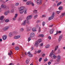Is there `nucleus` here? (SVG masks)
<instances>
[{"instance_id": "14", "label": "nucleus", "mask_w": 65, "mask_h": 65, "mask_svg": "<svg viewBox=\"0 0 65 65\" xmlns=\"http://www.w3.org/2000/svg\"><path fill=\"white\" fill-rule=\"evenodd\" d=\"M24 10H20V14H22V13H23L24 12Z\"/></svg>"}, {"instance_id": "24", "label": "nucleus", "mask_w": 65, "mask_h": 65, "mask_svg": "<svg viewBox=\"0 0 65 65\" xmlns=\"http://www.w3.org/2000/svg\"><path fill=\"white\" fill-rule=\"evenodd\" d=\"M20 8L21 9L20 10H24V7H21Z\"/></svg>"}, {"instance_id": "8", "label": "nucleus", "mask_w": 65, "mask_h": 65, "mask_svg": "<svg viewBox=\"0 0 65 65\" xmlns=\"http://www.w3.org/2000/svg\"><path fill=\"white\" fill-rule=\"evenodd\" d=\"M62 37H63V35H61L60 36L59 38L58 39V41L59 42H60V41H61V39H62Z\"/></svg>"}, {"instance_id": "22", "label": "nucleus", "mask_w": 65, "mask_h": 65, "mask_svg": "<svg viewBox=\"0 0 65 65\" xmlns=\"http://www.w3.org/2000/svg\"><path fill=\"white\" fill-rule=\"evenodd\" d=\"M49 47H50V45H46L45 46V48H49Z\"/></svg>"}, {"instance_id": "42", "label": "nucleus", "mask_w": 65, "mask_h": 65, "mask_svg": "<svg viewBox=\"0 0 65 65\" xmlns=\"http://www.w3.org/2000/svg\"><path fill=\"white\" fill-rule=\"evenodd\" d=\"M41 29V28H40V27L38 29L39 32H40Z\"/></svg>"}, {"instance_id": "48", "label": "nucleus", "mask_w": 65, "mask_h": 65, "mask_svg": "<svg viewBox=\"0 0 65 65\" xmlns=\"http://www.w3.org/2000/svg\"><path fill=\"white\" fill-rule=\"evenodd\" d=\"M46 16H45V15H42V18H44V17H46Z\"/></svg>"}, {"instance_id": "37", "label": "nucleus", "mask_w": 65, "mask_h": 65, "mask_svg": "<svg viewBox=\"0 0 65 65\" xmlns=\"http://www.w3.org/2000/svg\"><path fill=\"white\" fill-rule=\"evenodd\" d=\"M30 4H31V5L32 6H34V4L32 3V2H31V3H30Z\"/></svg>"}, {"instance_id": "43", "label": "nucleus", "mask_w": 65, "mask_h": 65, "mask_svg": "<svg viewBox=\"0 0 65 65\" xmlns=\"http://www.w3.org/2000/svg\"><path fill=\"white\" fill-rule=\"evenodd\" d=\"M5 22H9V20L8 19H6L5 20Z\"/></svg>"}, {"instance_id": "39", "label": "nucleus", "mask_w": 65, "mask_h": 65, "mask_svg": "<svg viewBox=\"0 0 65 65\" xmlns=\"http://www.w3.org/2000/svg\"><path fill=\"white\" fill-rule=\"evenodd\" d=\"M17 16H18V14H15V15L14 17V18H17Z\"/></svg>"}, {"instance_id": "44", "label": "nucleus", "mask_w": 65, "mask_h": 65, "mask_svg": "<svg viewBox=\"0 0 65 65\" xmlns=\"http://www.w3.org/2000/svg\"><path fill=\"white\" fill-rule=\"evenodd\" d=\"M42 60V58H40L39 59V62H41V60Z\"/></svg>"}, {"instance_id": "13", "label": "nucleus", "mask_w": 65, "mask_h": 65, "mask_svg": "<svg viewBox=\"0 0 65 65\" xmlns=\"http://www.w3.org/2000/svg\"><path fill=\"white\" fill-rule=\"evenodd\" d=\"M42 41V40L41 39H39L37 42L38 43L40 44V42Z\"/></svg>"}, {"instance_id": "2", "label": "nucleus", "mask_w": 65, "mask_h": 65, "mask_svg": "<svg viewBox=\"0 0 65 65\" xmlns=\"http://www.w3.org/2000/svg\"><path fill=\"white\" fill-rule=\"evenodd\" d=\"M32 16L31 15L28 16L26 18V20H27V21H30V20L32 18Z\"/></svg>"}, {"instance_id": "7", "label": "nucleus", "mask_w": 65, "mask_h": 65, "mask_svg": "<svg viewBox=\"0 0 65 65\" xmlns=\"http://www.w3.org/2000/svg\"><path fill=\"white\" fill-rule=\"evenodd\" d=\"M20 38V36H15L13 37L14 39H19Z\"/></svg>"}, {"instance_id": "21", "label": "nucleus", "mask_w": 65, "mask_h": 65, "mask_svg": "<svg viewBox=\"0 0 65 65\" xmlns=\"http://www.w3.org/2000/svg\"><path fill=\"white\" fill-rule=\"evenodd\" d=\"M38 36L39 37H44V35L42 34H40Z\"/></svg>"}, {"instance_id": "45", "label": "nucleus", "mask_w": 65, "mask_h": 65, "mask_svg": "<svg viewBox=\"0 0 65 65\" xmlns=\"http://www.w3.org/2000/svg\"><path fill=\"white\" fill-rule=\"evenodd\" d=\"M48 65H50L51 64V62L50 61H49L48 62Z\"/></svg>"}, {"instance_id": "55", "label": "nucleus", "mask_w": 65, "mask_h": 65, "mask_svg": "<svg viewBox=\"0 0 65 65\" xmlns=\"http://www.w3.org/2000/svg\"><path fill=\"white\" fill-rule=\"evenodd\" d=\"M25 55H26V56H27V55H28V53H27L26 52H25Z\"/></svg>"}, {"instance_id": "32", "label": "nucleus", "mask_w": 65, "mask_h": 65, "mask_svg": "<svg viewBox=\"0 0 65 65\" xmlns=\"http://www.w3.org/2000/svg\"><path fill=\"white\" fill-rule=\"evenodd\" d=\"M28 56H29V57H33V55L32 54H30L28 55Z\"/></svg>"}, {"instance_id": "60", "label": "nucleus", "mask_w": 65, "mask_h": 65, "mask_svg": "<svg viewBox=\"0 0 65 65\" xmlns=\"http://www.w3.org/2000/svg\"><path fill=\"white\" fill-rule=\"evenodd\" d=\"M48 38L49 39H51V37H48Z\"/></svg>"}, {"instance_id": "46", "label": "nucleus", "mask_w": 65, "mask_h": 65, "mask_svg": "<svg viewBox=\"0 0 65 65\" xmlns=\"http://www.w3.org/2000/svg\"><path fill=\"white\" fill-rule=\"evenodd\" d=\"M31 40V38L29 37L28 38V41L29 42Z\"/></svg>"}, {"instance_id": "50", "label": "nucleus", "mask_w": 65, "mask_h": 65, "mask_svg": "<svg viewBox=\"0 0 65 65\" xmlns=\"http://www.w3.org/2000/svg\"><path fill=\"white\" fill-rule=\"evenodd\" d=\"M28 54V55H30L31 54V53H30V52H27V54Z\"/></svg>"}, {"instance_id": "9", "label": "nucleus", "mask_w": 65, "mask_h": 65, "mask_svg": "<svg viewBox=\"0 0 65 65\" xmlns=\"http://www.w3.org/2000/svg\"><path fill=\"white\" fill-rule=\"evenodd\" d=\"M13 35V34L11 32H10L9 34V37H12Z\"/></svg>"}, {"instance_id": "51", "label": "nucleus", "mask_w": 65, "mask_h": 65, "mask_svg": "<svg viewBox=\"0 0 65 65\" xmlns=\"http://www.w3.org/2000/svg\"><path fill=\"white\" fill-rule=\"evenodd\" d=\"M26 13H27V12L26 11V10H25L24 11V14H26Z\"/></svg>"}, {"instance_id": "63", "label": "nucleus", "mask_w": 65, "mask_h": 65, "mask_svg": "<svg viewBox=\"0 0 65 65\" xmlns=\"http://www.w3.org/2000/svg\"><path fill=\"white\" fill-rule=\"evenodd\" d=\"M50 61L51 62H53V59H51L50 60Z\"/></svg>"}, {"instance_id": "58", "label": "nucleus", "mask_w": 65, "mask_h": 65, "mask_svg": "<svg viewBox=\"0 0 65 65\" xmlns=\"http://www.w3.org/2000/svg\"><path fill=\"white\" fill-rule=\"evenodd\" d=\"M9 65H13V64L12 63H10L9 64Z\"/></svg>"}, {"instance_id": "27", "label": "nucleus", "mask_w": 65, "mask_h": 65, "mask_svg": "<svg viewBox=\"0 0 65 65\" xmlns=\"http://www.w3.org/2000/svg\"><path fill=\"white\" fill-rule=\"evenodd\" d=\"M4 18V17L3 16H2L0 17V20H2Z\"/></svg>"}, {"instance_id": "20", "label": "nucleus", "mask_w": 65, "mask_h": 65, "mask_svg": "<svg viewBox=\"0 0 65 65\" xmlns=\"http://www.w3.org/2000/svg\"><path fill=\"white\" fill-rule=\"evenodd\" d=\"M15 50L16 51L19 50V47H16L15 48Z\"/></svg>"}, {"instance_id": "12", "label": "nucleus", "mask_w": 65, "mask_h": 65, "mask_svg": "<svg viewBox=\"0 0 65 65\" xmlns=\"http://www.w3.org/2000/svg\"><path fill=\"white\" fill-rule=\"evenodd\" d=\"M39 44L38 43L37 41H36L35 42V45L36 46V47H38V44Z\"/></svg>"}, {"instance_id": "6", "label": "nucleus", "mask_w": 65, "mask_h": 65, "mask_svg": "<svg viewBox=\"0 0 65 65\" xmlns=\"http://www.w3.org/2000/svg\"><path fill=\"white\" fill-rule=\"evenodd\" d=\"M2 38L3 40H6L7 38V36L5 35L2 36Z\"/></svg>"}, {"instance_id": "62", "label": "nucleus", "mask_w": 65, "mask_h": 65, "mask_svg": "<svg viewBox=\"0 0 65 65\" xmlns=\"http://www.w3.org/2000/svg\"><path fill=\"white\" fill-rule=\"evenodd\" d=\"M10 53H11V54L12 55V51H11V50H10Z\"/></svg>"}, {"instance_id": "16", "label": "nucleus", "mask_w": 65, "mask_h": 65, "mask_svg": "<svg viewBox=\"0 0 65 65\" xmlns=\"http://www.w3.org/2000/svg\"><path fill=\"white\" fill-rule=\"evenodd\" d=\"M49 32L50 34H53V32H54V30L53 29H51L50 31Z\"/></svg>"}, {"instance_id": "3", "label": "nucleus", "mask_w": 65, "mask_h": 65, "mask_svg": "<svg viewBox=\"0 0 65 65\" xmlns=\"http://www.w3.org/2000/svg\"><path fill=\"white\" fill-rule=\"evenodd\" d=\"M37 4L38 5H41L42 4V1L41 0H38L37 2Z\"/></svg>"}, {"instance_id": "41", "label": "nucleus", "mask_w": 65, "mask_h": 65, "mask_svg": "<svg viewBox=\"0 0 65 65\" xmlns=\"http://www.w3.org/2000/svg\"><path fill=\"white\" fill-rule=\"evenodd\" d=\"M30 20L27 21V23L28 24V25H29V24H30Z\"/></svg>"}, {"instance_id": "40", "label": "nucleus", "mask_w": 65, "mask_h": 65, "mask_svg": "<svg viewBox=\"0 0 65 65\" xmlns=\"http://www.w3.org/2000/svg\"><path fill=\"white\" fill-rule=\"evenodd\" d=\"M11 12L12 13L14 12V9H12L11 10Z\"/></svg>"}, {"instance_id": "15", "label": "nucleus", "mask_w": 65, "mask_h": 65, "mask_svg": "<svg viewBox=\"0 0 65 65\" xmlns=\"http://www.w3.org/2000/svg\"><path fill=\"white\" fill-rule=\"evenodd\" d=\"M54 18V17H53L52 16H51L48 19V20L49 21H50V20H52Z\"/></svg>"}, {"instance_id": "4", "label": "nucleus", "mask_w": 65, "mask_h": 65, "mask_svg": "<svg viewBox=\"0 0 65 65\" xmlns=\"http://www.w3.org/2000/svg\"><path fill=\"white\" fill-rule=\"evenodd\" d=\"M9 29V27L6 26L5 27H4L3 28V30L4 31H6V30H7L8 29Z\"/></svg>"}, {"instance_id": "17", "label": "nucleus", "mask_w": 65, "mask_h": 65, "mask_svg": "<svg viewBox=\"0 0 65 65\" xmlns=\"http://www.w3.org/2000/svg\"><path fill=\"white\" fill-rule=\"evenodd\" d=\"M32 31L33 32H35V31H36V30L35 29V28L34 27L32 29Z\"/></svg>"}, {"instance_id": "36", "label": "nucleus", "mask_w": 65, "mask_h": 65, "mask_svg": "<svg viewBox=\"0 0 65 65\" xmlns=\"http://www.w3.org/2000/svg\"><path fill=\"white\" fill-rule=\"evenodd\" d=\"M7 13H8L7 12H5V13H4V14L5 15H6L8 14Z\"/></svg>"}, {"instance_id": "10", "label": "nucleus", "mask_w": 65, "mask_h": 65, "mask_svg": "<svg viewBox=\"0 0 65 65\" xmlns=\"http://www.w3.org/2000/svg\"><path fill=\"white\" fill-rule=\"evenodd\" d=\"M1 7L2 8H5L6 7V6L5 5H2L1 6Z\"/></svg>"}, {"instance_id": "33", "label": "nucleus", "mask_w": 65, "mask_h": 65, "mask_svg": "<svg viewBox=\"0 0 65 65\" xmlns=\"http://www.w3.org/2000/svg\"><path fill=\"white\" fill-rule=\"evenodd\" d=\"M45 22H43L42 23V25L43 26H44V25H45Z\"/></svg>"}, {"instance_id": "38", "label": "nucleus", "mask_w": 65, "mask_h": 65, "mask_svg": "<svg viewBox=\"0 0 65 65\" xmlns=\"http://www.w3.org/2000/svg\"><path fill=\"white\" fill-rule=\"evenodd\" d=\"M24 30V29L23 28H21L20 30V32H22V31H23V30Z\"/></svg>"}, {"instance_id": "1", "label": "nucleus", "mask_w": 65, "mask_h": 65, "mask_svg": "<svg viewBox=\"0 0 65 65\" xmlns=\"http://www.w3.org/2000/svg\"><path fill=\"white\" fill-rule=\"evenodd\" d=\"M50 57H51L52 58V59H56V58H57V62H58L60 61V56L59 55H58L57 56H56V55H55V54H53V52L52 51L51 52V53L49 55Z\"/></svg>"}, {"instance_id": "31", "label": "nucleus", "mask_w": 65, "mask_h": 65, "mask_svg": "<svg viewBox=\"0 0 65 65\" xmlns=\"http://www.w3.org/2000/svg\"><path fill=\"white\" fill-rule=\"evenodd\" d=\"M61 4V2H59L57 5V6H59V5H60V4Z\"/></svg>"}, {"instance_id": "30", "label": "nucleus", "mask_w": 65, "mask_h": 65, "mask_svg": "<svg viewBox=\"0 0 65 65\" xmlns=\"http://www.w3.org/2000/svg\"><path fill=\"white\" fill-rule=\"evenodd\" d=\"M41 52V51L40 50H39L37 51V53H40V52Z\"/></svg>"}, {"instance_id": "34", "label": "nucleus", "mask_w": 65, "mask_h": 65, "mask_svg": "<svg viewBox=\"0 0 65 65\" xmlns=\"http://www.w3.org/2000/svg\"><path fill=\"white\" fill-rule=\"evenodd\" d=\"M62 9V7L61 6H60L58 8L59 10H61Z\"/></svg>"}, {"instance_id": "18", "label": "nucleus", "mask_w": 65, "mask_h": 65, "mask_svg": "<svg viewBox=\"0 0 65 65\" xmlns=\"http://www.w3.org/2000/svg\"><path fill=\"white\" fill-rule=\"evenodd\" d=\"M26 25V20H25L24 22L22 23V25L23 26H25Z\"/></svg>"}, {"instance_id": "57", "label": "nucleus", "mask_w": 65, "mask_h": 65, "mask_svg": "<svg viewBox=\"0 0 65 65\" xmlns=\"http://www.w3.org/2000/svg\"><path fill=\"white\" fill-rule=\"evenodd\" d=\"M13 21H14V20H16V18L14 17V18H13Z\"/></svg>"}, {"instance_id": "56", "label": "nucleus", "mask_w": 65, "mask_h": 65, "mask_svg": "<svg viewBox=\"0 0 65 65\" xmlns=\"http://www.w3.org/2000/svg\"><path fill=\"white\" fill-rule=\"evenodd\" d=\"M42 56L43 57H44L45 56V54L44 53L43 54H42Z\"/></svg>"}, {"instance_id": "26", "label": "nucleus", "mask_w": 65, "mask_h": 65, "mask_svg": "<svg viewBox=\"0 0 65 65\" xmlns=\"http://www.w3.org/2000/svg\"><path fill=\"white\" fill-rule=\"evenodd\" d=\"M37 17H38V15L37 14H36L34 16V19H36L37 18Z\"/></svg>"}, {"instance_id": "25", "label": "nucleus", "mask_w": 65, "mask_h": 65, "mask_svg": "<svg viewBox=\"0 0 65 65\" xmlns=\"http://www.w3.org/2000/svg\"><path fill=\"white\" fill-rule=\"evenodd\" d=\"M58 46H56L55 47L54 52H55V51H57V50L58 49Z\"/></svg>"}, {"instance_id": "49", "label": "nucleus", "mask_w": 65, "mask_h": 65, "mask_svg": "<svg viewBox=\"0 0 65 65\" xmlns=\"http://www.w3.org/2000/svg\"><path fill=\"white\" fill-rule=\"evenodd\" d=\"M43 45V43H42L41 44H40L39 45L40 46H42Z\"/></svg>"}, {"instance_id": "47", "label": "nucleus", "mask_w": 65, "mask_h": 65, "mask_svg": "<svg viewBox=\"0 0 65 65\" xmlns=\"http://www.w3.org/2000/svg\"><path fill=\"white\" fill-rule=\"evenodd\" d=\"M53 27V25L52 24L51 25H50L49 26V27Z\"/></svg>"}, {"instance_id": "35", "label": "nucleus", "mask_w": 65, "mask_h": 65, "mask_svg": "<svg viewBox=\"0 0 65 65\" xmlns=\"http://www.w3.org/2000/svg\"><path fill=\"white\" fill-rule=\"evenodd\" d=\"M19 4L18 3H17L15 4V5L17 6H19Z\"/></svg>"}, {"instance_id": "29", "label": "nucleus", "mask_w": 65, "mask_h": 65, "mask_svg": "<svg viewBox=\"0 0 65 65\" xmlns=\"http://www.w3.org/2000/svg\"><path fill=\"white\" fill-rule=\"evenodd\" d=\"M30 60H27L26 61V64H28L29 63V61Z\"/></svg>"}, {"instance_id": "52", "label": "nucleus", "mask_w": 65, "mask_h": 65, "mask_svg": "<svg viewBox=\"0 0 65 65\" xmlns=\"http://www.w3.org/2000/svg\"><path fill=\"white\" fill-rule=\"evenodd\" d=\"M47 61V58H45L44 59V61Z\"/></svg>"}, {"instance_id": "28", "label": "nucleus", "mask_w": 65, "mask_h": 65, "mask_svg": "<svg viewBox=\"0 0 65 65\" xmlns=\"http://www.w3.org/2000/svg\"><path fill=\"white\" fill-rule=\"evenodd\" d=\"M54 15H55V13L54 12H53L52 13V14L51 15V16L54 18Z\"/></svg>"}, {"instance_id": "59", "label": "nucleus", "mask_w": 65, "mask_h": 65, "mask_svg": "<svg viewBox=\"0 0 65 65\" xmlns=\"http://www.w3.org/2000/svg\"><path fill=\"white\" fill-rule=\"evenodd\" d=\"M60 13V12L59 11H57V14H59V13Z\"/></svg>"}, {"instance_id": "19", "label": "nucleus", "mask_w": 65, "mask_h": 65, "mask_svg": "<svg viewBox=\"0 0 65 65\" xmlns=\"http://www.w3.org/2000/svg\"><path fill=\"white\" fill-rule=\"evenodd\" d=\"M31 2H28L26 3V4L27 5H30L31 4Z\"/></svg>"}, {"instance_id": "54", "label": "nucleus", "mask_w": 65, "mask_h": 65, "mask_svg": "<svg viewBox=\"0 0 65 65\" xmlns=\"http://www.w3.org/2000/svg\"><path fill=\"white\" fill-rule=\"evenodd\" d=\"M58 33V31H56V34H55V35H56Z\"/></svg>"}, {"instance_id": "11", "label": "nucleus", "mask_w": 65, "mask_h": 65, "mask_svg": "<svg viewBox=\"0 0 65 65\" xmlns=\"http://www.w3.org/2000/svg\"><path fill=\"white\" fill-rule=\"evenodd\" d=\"M65 13H61V15L60 16V18H62L63 17H64L65 16Z\"/></svg>"}, {"instance_id": "5", "label": "nucleus", "mask_w": 65, "mask_h": 65, "mask_svg": "<svg viewBox=\"0 0 65 65\" xmlns=\"http://www.w3.org/2000/svg\"><path fill=\"white\" fill-rule=\"evenodd\" d=\"M35 36V34L34 33H31L30 34V37H33Z\"/></svg>"}, {"instance_id": "64", "label": "nucleus", "mask_w": 65, "mask_h": 65, "mask_svg": "<svg viewBox=\"0 0 65 65\" xmlns=\"http://www.w3.org/2000/svg\"><path fill=\"white\" fill-rule=\"evenodd\" d=\"M8 55H9V56H11V54L10 53H8Z\"/></svg>"}, {"instance_id": "61", "label": "nucleus", "mask_w": 65, "mask_h": 65, "mask_svg": "<svg viewBox=\"0 0 65 65\" xmlns=\"http://www.w3.org/2000/svg\"><path fill=\"white\" fill-rule=\"evenodd\" d=\"M37 23H38L39 22H40V20H37Z\"/></svg>"}, {"instance_id": "53", "label": "nucleus", "mask_w": 65, "mask_h": 65, "mask_svg": "<svg viewBox=\"0 0 65 65\" xmlns=\"http://www.w3.org/2000/svg\"><path fill=\"white\" fill-rule=\"evenodd\" d=\"M34 48L33 47H32L31 48V51H33V50Z\"/></svg>"}, {"instance_id": "23", "label": "nucleus", "mask_w": 65, "mask_h": 65, "mask_svg": "<svg viewBox=\"0 0 65 65\" xmlns=\"http://www.w3.org/2000/svg\"><path fill=\"white\" fill-rule=\"evenodd\" d=\"M33 12L35 14H36V13H37V10H34V11H33Z\"/></svg>"}]
</instances>
